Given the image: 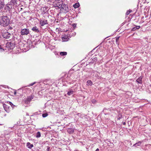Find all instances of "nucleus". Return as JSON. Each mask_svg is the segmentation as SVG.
<instances>
[{
  "label": "nucleus",
  "mask_w": 151,
  "mask_h": 151,
  "mask_svg": "<svg viewBox=\"0 0 151 151\" xmlns=\"http://www.w3.org/2000/svg\"><path fill=\"white\" fill-rule=\"evenodd\" d=\"M1 25L5 27L7 26L9 24L10 19L7 16H3L0 17Z\"/></svg>",
  "instance_id": "nucleus-1"
},
{
  "label": "nucleus",
  "mask_w": 151,
  "mask_h": 151,
  "mask_svg": "<svg viewBox=\"0 0 151 151\" xmlns=\"http://www.w3.org/2000/svg\"><path fill=\"white\" fill-rule=\"evenodd\" d=\"M62 75L61 78L63 82H68L70 79L73 78H71L72 74H70L69 73L68 74L63 73H62ZM74 78H73V79Z\"/></svg>",
  "instance_id": "nucleus-2"
},
{
  "label": "nucleus",
  "mask_w": 151,
  "mask_h": 151,
  "mask_svg": "<svg viewBox=\"0 0 151 151\" xmlns=\"http://www.w3.org/2000/svg\"><path fill=\"white\" fill-rule=\"evenodd\" d=\"M15 43L14 42H8L6 45V47L9 50H12L15 47Z\"/></svg>",
  "instance_id": "nucleus-3"
},
{
  "label": "nucleus",
  "mask_w": 151,
  "mask_h": 151,
  "mask_svg": "<svg viewBox=\"0 0 151 151\" xmlns=\"http://www.w3.org/2000/svg\"><path fill=\"white\" fill-rule=\"evenodd\" d=\"M2 36L6 39H9L11 35V34L8 32V30H4L2 33Z\"/></svg>",
  "instance_id": "nucleus-4"
},
{
  "label": "nucleus",
  "mask_w": 151,
  "mask_h": 151,
  "mask_svg": "<svg viewBox=\"0 0 151 151\" xmlns=\"http://www.w3.org/2000/svg\"><path fill=\"white\" fill-rule=\"evenodd\" d=\"M56 2L55 4L54 5L55 7H58V8H61L63 4L62 0H58Z\"/></svg>",
  "instance_id": "nucleus-5"
},
{
  "label": "nucleus",
  "mask_w": 151,
  "mask_h": 151,
  "mask_svg": "<svg viewBox=\"0 0 151 151\" xmlns=\"http://www.w3.org/2000/svg\"><path fill=\"white\" fill-rule=\"evenodd\" d=\"M33 98V96H30L27 98L24 99L23 101V102L26 104H28L30 102L31 100Z\"/></svg>",
  "instance_id": "nucleus-6"
},
{
  "label": "nucleus",
  "mask_w": 151,
  "mask_h": 151,
  "mask_svg": "<svg viewBox=\"0 0 151 151\" xmlns=\"http://www.w3.org/2000/svg\"><path fill=\"white\" fill-rule=\"evenodd\" d=\"M12 6L13 5L12 4H8L5 6L4 9L6 11H8L9 12L11 11Z\"/></svg>",
  "instance_id": "nucleus-7"
},
{
  "label": "nucleus",
  "mask_w": 151,
  "mask_h": 151,
  "mask_svg": "<svg viewBox=\"0 0 151 151\" xmlns=\"http://www.w3.org/2000/svg\"><path fill=\"white\" fill-rule=\"evenodd\" d=\"M20 33L22 35H27L29 33V30L26 28L23 29L21 30Z\"/></svg>",
  "instance_id": "nucleus-8"
},
{
  "label": "nucleus",
  "mask_w": 151,
  "mask_h": 151,
  "mask_svg": "<svg viewBox=\"0 0 151 151\" xmlns=\"http://www.w3.org/2000/svg\"><path fill=\"white\" fill-rule=\"evenodd\" d=\"M63 9H64V12L66 13L69 11V9L68 7V6L65 4H63L62 6L61 7Z\"/></svg>",
  "instance_id": "nucleus-9"
},
{
  "label": "nucleus",
  "mask_w": 151,
  "mask_h": 151,
  "mask_svg": "<svg viewBox=\"0 0 151 151\" xmlns=\"http://www.w3.org/2000/svg\"><path fill=\"white\" fill-rule=\"evenodd\" d=\"M41 10L42 11L43 13L44 14H47L48 13L49 8L47 6H45L42 7L41 8Z\"/></svg>",
  "instance_id": "nucleus-10"
},
{
  "label": "nucleus",
  "mask_w": 151,
  "mask_h": 151,
  "mask_svg": "<svg viewBox=\"0 0 151 151\" xmlns=\"http://www.w3.org/2000/svg\"><path fill=\"white\" fill-rule=\"evenodd\" d=\"M3 106L5 110L7 113H9L10 112V107L8 105L4 104H3Z\"/></svg>",
  "instance_id": "nucleus-11"
},
{
  "label": "nucleus",
  "mask_w": 151,
  "mask_h": 151,
  "mask_svg": "<svg viewBox=\"0 0 151 151\" xmlns=\"http://www.w3.org/2000/svg\"><path fill=\"white\" fill-rule=\"evenodd\" d=\"M32 30L33 31L37 33H40L41 32L38 29V27H37L36 26L33 27L32 28Z\"/></svg>",
  "instance_id": "nucleus-12"
},
{
  "label": "nucleus",
  "mask_w": 151,
  "mask_h": 151,
  "mask_svg": "<svg viewBox=\"0 0 151 151\" xmlns=\"http://www.w3.org/2000/svg\"><path fill=\"white\" fill-rule=\"evenodd\" d=\"M47 21V20H40V24L41 26H43L45 24H48Z\"/></svg>",
  "instance_id": "nucleus-13"
},
{
  "label": "nucleus",
  "mask_w": 151,
  "mask_h": 151,
  "mask_svg": "<svg viewBox=\"0 0 151 151\" xmlns=\"http://www.w3.org/2000/svg\"><path fill=\"white\" fill-rule=\"evenodd\" d=\"M68 132L70 134H72L73 133L74 131V128H67Z\"/></svg>",
  "instance_id": "nucleus-14"
},
{
  "label": "nucleus",
  "mask_w": 151,
  "mask_h": 151,
  "mask_svg": "<svg viewBox=\"0 0 151 151\" xmlns=\"http://www.w3.org/2000/svg\"><path fill=\"white\" fill-rule=\"evenodd\" d=\"M76 34V33L72 31L68 34V36L70 37H71L73 36H74Z\"/></svg>",
  "instance_id": "nucleus-15"
},
{
  "label": "nucleus",
  "mask_w": 151,
  "mask_h": 151,
  "mask_svg": "<svg viewBox=\"0 0 151 151\" xmlns=\"http://www.w3.org/2000/svg\"><path fill=\"white\" fill-rule=\"evenodd\" d=\"M4 0H0V10L2 9L4 6Z\"/></svg>",
  "instance_id": "nucleus-16"
},
{
  "label": "nucleus",
  "mask_w": 151,
  "mask_h": 151,
  "mask_svg": "<svg viewBox=\"0 0 151 151\" xmlns=\"http://www.w3.org/2000/svg\"><path fill=\"white\" fill-rule=\"evenodd\" d=\"M142 77L140 76L136 80V81L138 83L142 84Z\"/></svg>",
  "instance_id": "nucleus-17"
},
{
  "label": "nucleus",
  "mask_w": 151,
  "mask_h": 151,
  "mask_svg": "<svg viewBox=\"0 0 151 151\" xmlns=\"http://www.w3.org/2000/svg\"><path fill=\"white\" fill-rule=\"evenodd\" d=\"M68 37H68V36H65L62 37V39L63 41V42H65V41H68L69 39V38Z\"/></svg>",
  "instance_id": "nucleus-18"
},
{
  "label": "nucleus",
  "mask_w": 151,
  "mask_h": 151,
  "mask_svg": "<svg viewBox=\"0 0 151 151\" xmlns=\"http://www.w3.org/2000/svg\"><path fill=\"white\" fill-rule=\"evenodd\" d=\"M135 27H133L131 29L132 31H135L139 29L140 27L139 26L135 25Z\"/></svg>",
  "instance_id": "nucleus-19"
},
{
  "label": "nucleus",
  "mask_w": 151,
  "mask_h": 151,
  "mask_svg": "<svg viewBox=\"0 0 151 151\" xmlns=\"http://www.w3.org/2000/svg\"><path fill=\"white\" fill-rule=\"evenodd\" d=\"M142 142L140 141H139L138 142L134 144L133 146L135 147H137L138 146H139L141 145Z\"/></svg>",
  "instance_id": "nucleus-20"
},
{
  "label": "nucleus",
  "mask_w": 151,
  "mask_h": 151,
  "mask_svg": "<svg viewBox=\"0 0 151 151\" xmlns=\"http://www.w3.org/2000/svg\"><path fill=\"white\" fill-rule=\"evenodd\" d=\"M27 146L29 149H31L33 147V145L31 144L30 142H28L27 143Z\"/></svg>",
  "instance_id": "nucleus-21"
},
{
  "label": "nucleus",
  "mask_w": 151,
  "mask_h": 151,
  "mask_svg": "<svg viewBox=\"0 0 151 151\" xmlns=\"http://www.w3.org/2000/svg\"><path fill=\"white\" fill-rule=\"evenodd\" d=\"M97 61V58L96 57H95L93 59H92L90 63H96Z\"/></svg>",
  "instance_id": "nucleus-22"
},
{
  "label": "nucleus",
  "mask_w": 151,
  "mask_h": 151,
  "mask_svg": "<svg viewBox=\"0 0 151 151\" xmlns=\"http://www.w3.org/2000/svg\"><path fill=\"white\" fill-rule=\"evenodd\" d=\"M146 149H150L151 151V144H148L145 145Z\"/></svg>",
  "instance_id": "nucleus-23"
},
{
  "label": "nucleus",
  "mask_w": 151,
  "mask_h": 151,
  "mask_svg": "<svg viewBox=\"0 0 151 151\" xmlns=\"http://www.w3.org/2000/svg\"><path fill=\"white\" fill-rule=\"evenodd\" d=\"M122 115L120 113H119L118 114L117 116V119L118 120H119L121 119H122Z\"/></svg>",
  "instance_id": "nucleus-24"
},
{
  "label": "nucleus",
  "mask_w": 151,
  "mask_h": 151,
  "mask_svg": "<svg viewBox=\"0 0 151 151\" xmlns=\"http://www.w3.org/2000/svg\"><path fill=\"white\" fill-rule=\"evenodd\" d=\"M77 24H72V27L71 30H74L76 27Z\"/></svg>",
  "instance_id": "nucleus-25"
},
{
  "label": "nucleus",
  "mask_w": 151,
  "mask_h": 151,
  "mask_svg": "<svg viewBox=\"0 0 151 151\" xmlns=\"http://www.w3.org/2000/svg\"><path fill=\"white\" fill-rule=\"evenodd\" d=\"M74 91L72 89L70 90L67 93V95L68 96H70L73 93Z\"/></svg>",
  "instance_id": "nucleus-26"
},
{
  "label": "nucleus",
  "mask_w": 151,
  "mask_h": 151,
  "mask_svg": "<svg viewBox=\"0 0 151 151\" xmlns=\"http://www.w3.org/2000/svg\"><path fill=\"white\" fill-rule=\"evenodd\" d=\"M87 85L91 86L93 84V82L91 80H88L87 81Z\"/></svg>",
  "instance_id": "nucleus-27"
},
{
  "label": "nucleus",
  "mask_w": 151,
  "mask_h": 151,
  "mask_svg": "<svg viewBox=\"0 0 151 151\" xmlns=\"http://www.w3.org/2000/svg\"><path fill=\"white\" fill-rule=\"evenodd\" d=\"M80 6L79 3H76L73 5V7L75 8H78Z\"/></svg>",
  "instance_id": "nucleus-28"
},
{
  "label": "nucleus",
  "mask_w": 151,
  "mask_h": 151,
  "mask_svg": "<svg viewBox=\"0 0 151 151\" xmlns=\"http://www.w3.org/2000/svg\"><path fill=\"white\" fill-rule=\"evenodd\" d=\"M41 135L40 132H37L36 134V137L37 138H38L40 137H41Z\"/></svg>",
  "instance_id": "nucleus-29"
},
{
  "label": "nucleus",
  "mask_w": 151,
  "mask_h": 151,
  "mask_svg": "<svg viewBox=\"0 0 151 151\" xmlns=\"http://www.w3.org/2000/svg\"><path fill=\"white\" fill-rule=\"evenodd\" d=\"M67 52H62L60 53V54L61 56L66 55H67Z\"/></svg>",
  "instance_id": "nucleus-30"
},
{
  "label": "nucleus",
  "mask_w": 151,
  "mask_h": 151,
  "mask_svg": "<svg viewBox=\"0 0 151 151\" xmlns=\"http://www.w3.org/2000/svg\"><path fill=\"white\" fill-rule=\"evenodd\" d=\"M16 0H11L10 1V4H12L13 6L15 4H16Z\"/></svg>",
  "instance_id": "nucleus-31"
},
{
  "label": "nucleus",
  "mask_w": 151,
  "mask_h": 151,
  "mask_svg": "<svg viewBox=\"0 0 151 151\" xmlns=\"http://www.w3.org/2000/svg\"><path fill=\"white\" fill-rule=\"evenodd\" d=\"M132 12V10L129 9V10L127 11L126 14V15H128Z\"/></svg>",
  "instance_id": "nucleus-32"
},
{
  "label": "nucleus",
  "mask_w": 151,
  "mask_h": 151,
  "mask_svg": "<svg viewBox=\"0 0 151 151\" xmlns=\"http://www.w3.org/2000/svg\"><path fill=\"white\" fill-rule=\"evenodd\" d=\"M8 103L11 105V106L13 108L15 106L14 105V104L12 103V102L10 101H8Z\"/></svg>",
  "instance_id": "nucleus-33"
},
{
  "label": "nucleus",
  "mask_w": 151,
  "mask_h": 151,
  "mask_svg": "<svg viewBox=\"0 0 151 151\" xmlns=\"http://www.w3.org/2000/svg\"><path fill=\"white\" fill-rule=\"evenodd\" d=\"M48 115V114L47 113H44L42 114V116L43 118L47 117Z\"/></svg>",
  "instance_id": "nucleus-34"
},
{
  "label": "nucleus",
  "mask_w": 151,
  "mask_h": 151,
  "mask_svg": "<svg viewBox=\"0 0 151 151\" xmlns=\"http://www.w3.org/2000/svg\"><path fill=\"white\" fill-rule=\"evenodd\" d=\"M17 96H22V94L20 93H19V91L17 92Z\"/></svg>",
  "instance_id": "nucleus-35"
},
{
  "label": "nucleus",
  "mask_w": 151,
  "mask_h": 151,
  "mask_svg": "<svg viewBox=\"0 0 151 151\" xmlns=\"http://www.w3.org/2000/svg\"><path fill=\"white\" fill-rule=\"evenodd\" d=\"M119 37H116V43H117V42H118V40H119Z\"/></svg>",
  "instance_id": "nucleus-36"
},
{
  "label": "nucleus",
  "mask_w": 151,
  "mask_h": 151,
  "mask_svg": "<svg viewBox=\"0 0 151 151\" xmlns=\"http://www.w3.org/2000/svg\"><path fill=\"white\" fill-rule=\"evenodd\" d=\"M36 83V82H34V83H31L29 84V85L28 86H32L33 85H34L35 83Z\"/></svg>",
  "instance_id": "nucleus-37"
},
{
  "label": "nucleus",
  "mask_w": 151,
  "mask_h": 151,
  "mask_svg": "<svg viewBox=\"0 0 151 151\" xmlns=\"http://www.w3.org/2000/svg\"><path fill=\"white\" fill-rule=\"evenodd\" d=\"M13 29V27H11L10 26H9V27H8V30H10V29Z\"/></svg>",
  "instance_id": "nucleus-38"
},
{
  "label": "nucleus",
  "mask_w": 151,
  "mask_h": 151,
  "mask_svg": "<svg viewBox=\"0 0 151 151\" xmlns=\"http://www.w3.org/2000/svg\"><path fill=\"white\" fill-rule=\"evenodd\" d=\"M47 151H50V147H49V146H47Z\"/></svg>",
  "instance_id": "nucleus-39"
},
{
  "label": "nucleus",
  "mask_w": 151,
  "mask_h": 151,
  "mask_svg": "<svg viewBox=\"0 0 151 151\" xmlns=\"http://www.w3.org/2000/svg\"><path fill=\"white\" fill-rule=\"evenodd\" d=\"M13 90L14 91V94L15 95L17 94V92H16V90H15L14 89Z\"/></svg>",
  "instance_id": "nucleus-40"
},
{
  "label": "nucleus",
  "mask_w": 151,
  "mask_h": 151,
  "mask_svg": "<svg viewBox=\"0 0 151 151\" xmlns=\"http://www.w3.org/2000/svg\"><path fill=\"white\" fill-rule=\"evenodd\" d=\"M23 87H22V88H21L19 89L18 90V91H19L20 90H22V89L23 88Z\"/></svg>",
  "instance_id": "nucleus-41"
},
{
  "label": "nucleus",
  "mask_w": 151,
  "mask_h": 151,
  "mask_svg": "<svg viewBox=\"0 0 151 151\" xmlns=\"http://www.w3.org/2000/svg\"><path fill=\"white\" fill-rule=\"evenodd\" d=\"M122 124H124V125L126 124V123L125 122H122Z\"/></svg>",
  "instance_id": "nucleus-42"
},
{
  "label": "nucleus",
  "mask_w": 151,
  "mask_h": 151,
  "mask_svg": "<svg viewBox=\"0 0 151 151\" xmlns=\"http://www.w3.org/2000/svg\"><path fill=\"white\" fill-rule=\"evenodd\" d=\"M0 49H2L3 50H4V49L2 48L1 47V45H0Z\"/></svg>",
  "instance_id": "nucleus-43"
},
{
  "label": "nucleus",
  "mask_w": 151,
  "mask_h": 151,
  "mask_svg": "<svg viewBox=\"0 0 151 151\" xmlns=\"http://www.w3.org/2000/svg\"><path fill=\"white\" fill-rule=\"evenodd\" d=\"M99 148H97L96 150L95 151H99Z\"/></svg>",
  "instance_id": "nucleus-44"
},
{
  "label": "nucleus",
  "mask_w": 151,
  "mask_h": 151,
  "mask_svg": "<svg viewBox=\"0 0 151 151\" xmlns=\"http://www.w3.org/2000/svg\"><path fill=\"white\" fill-rule=\"evenodd\" d=\"M125 23L124 22H123V23H122V26L123 25H124V24H125Z\"/></svg>",
  "instance_id": "nucleus-45"
},
{
  "label": "nucleus",
  "mask_w": 151,
  "mask_h": 151,
  "mask_svg": "<svg viewBox=\"0 0 151 151\" xmlns=\"http://www.w3.org/2000/svg\"><path fill=\"white\" fill-rule=\"evenodd\" d=\"M107 110V109H106L104 108V110H103V111L104 112V110Z\"/></svg>",
  "instance_id": "nucleus-46"
},
{
  "label": "nucleus",
  "mask_w": 151,
  "mask_h": 151,
  "mask_svg": "<svg viewBox=\"0 0 151 151\" xmlns=\"http://www.w3.org/2000/svg\"><path fill=\"white\" fill-rule=\"evenodd\" d=\"M4 124H0V125H3Z\"/></svg>",
  "instance_id": "nucleus-47"
},
{
  "label": "nucleus",
  "mask_w": 151,
  "mask_h": 151,
  "mask_svg": "<svg viewBox=\"0 0 151 151\" xmlns=\"http://www.w3.org/2000/svg\"><path fill=\"white\" fill-rule=\"evenodd\" d=\"M110 36H108V37H107L106 38H107L108 37H110Z\"/></svg>",
  "instance_id": "nucleus-48"
}]
</instances>
